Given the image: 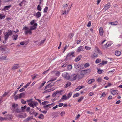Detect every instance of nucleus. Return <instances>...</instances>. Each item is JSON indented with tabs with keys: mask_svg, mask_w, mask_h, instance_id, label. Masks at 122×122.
<instances>
[{
	"mask_svg": "<svg viewBox=\"0 0 122 122\" xmlns=\"http://www.w3.org/2000/svg\"><path fill=\"white\" fill-rule=\"evenodd\" d=\"M28 105L30 107L32 108L34 107V106L32 103H29L28 104Z\"/></svg>",
	"mask_w": 122,
	"mask_h": 122,
	"instance_id": "e433bc0d",
	"label": "nucleus"
},
{
	"mask_svg": "<svg viewBox=\"0 0 122 122\" xmlns=\"http://www.w3.org/2000/svg\"><path fill=\"white\" fill-rule=\"evenodd\" d=\"M25 90L24 89L22 88L19 90V92H22L23 91H25Z\"/></svg>",
	"mask_w": 122,
	"mask_h": 122,
	"instance_id": "69168bd1",
	"label": "nucleus"
},
{
	"mask_svg": "<svg viewBox=\"0 0 122 122\" xmlns=\"http://www.w3.org/2000/svg\"><path fill=\"white\" fill-rule=\"evenodd\" d=\"M110 3H108L105 5L104 9L105 10H106L108 9L111 6V5H110Z\"/></svg>",
	"mask_w": 122,
	"mask_h": 122,
	"instance_id": "423d86ee",
	"label": "nucleus"
},
{
	"mask_svg": "<svg viewBox=\"0 0 122 122\" xmlns=\"http://www.w3.org/2000/svg\"><path fill=\"white\" fill-rule=\"evenodd\" d=\"M102 79L101 78H98L97 80V81L98 82H100L101 81Z\"/></svg>",
	"mask_w": 122,
	"mask_h": 122,
	"instance_id": "052dcab7",
	"label": "nucleus"
},
{
	"mask_svg": "<svg viewBox=\"0 0 122 122\" xmlns=\"http://www.w3.org/2000/svg\"><path fill=\"white\" fill-rule=\"evenodd\" d=\"M111 45V44L109 42H107L105 45L104 46L105 48H107Z\"/></svg>",
	"mask_w": 122,
	"mask_h": 122,
	"instance_id": "c85d7f7f",
	"label": "nucleus"
},
{
	"mask_svg": "<svg viewBox=\"0 0 122 122\" xmlns=\"http://www.w3.org/2000/svg\"><path fill=\"white\" fill-rule=\"evenodd\" d=\"M77 77V75L75 74H72L70 76V79L72 81L75 80L76 79Z\"/></svg>",
	"mask_w": 122,
	"mask_h": 122,
	"instance_id": "7ed1b4c3",
	"label": "nucleus"
},
{
	"mask_svg": "<svg viewBox=\"0 0 122 122\" xmlns=\"http://www.w3.org/2000/svg\"><path fill=\"white\" fill-rule=\"evenodd\" d=\"M117 90H113L111 92V94L113 95H115L116 94H117Z\"/></svg>",
	"mask_w": 122,
	"mask_h": 122,
	"instance_id": "5701e85b",
	"label": "nucleus"
},
{
	"mask_svg": "<svg viewBox=\"0 0 122 122\" xmlns=\"http://www.w3.org/2000/svg\"><path fill=\"white\" fill-rule=\"evenodd\" d=\"M4 35L5 36L4 37L5 40V41H6L9 37V35L6 33H4Z\"/></svg>",
	"mask_w": 122,
	"mask_h": 122,
	"instance_id": "6ab92c4d",
	"label": "nucleus"
},
{
	"mask_svg": "<svg viewBox=\"0 0 122 122\" xmlns=\"http://www.w3.org/2000/svg\"><path fill=\"white\" fill-rule=\"evenodd\" d=\"M69 5V4H66L64 5L63 6V8H64V9H66L67 8V7Z\"/></svg>",
	"mask_w": 122,
	"mask_h": 122,
	"instance_id": "5fc2aeb1",
	"label": "nucleus"
},
{
	"mask_svg": "<svg viewBox=\"0 0 122 122\" xmlns=\"http://www.w3.org/2000/svg\"><path fill=\"white\" fill-rule=\"evenodd\" d=\"M11 7V5H9L8 6H5V9L6 10H8L9 8H10Z\"/></svg>",
	"mask_w": 122,
	"mask_h": 122,
	"instance_id": "79ce46f5",
	"label": "nucleus"
},
{
	"mask_svg": "<svg viewBox=\"0 0 122 122\" xmlns=\"http://www.w3.org/2000/svg\"><path fill=\"white\" fill-rule=\"evenodd\" d=\"M43 20H44V22H46L48 21V17H46V16H43Z\"/></svg>",
	"mask_w": 122,
	"mask_h": 122,
	"instance_id": "cd10ccee",
	"label": "nucleus"
},
{
	"mask_svg": "<svg viewBox=\"0 0 122 122\" xmlns=\"http://www.w3.org/2000/svg\"><path fill=\"white\" fill-rule=\"evenodd\" d=\"M27 107L26 106H25L24 107H21V109L22 111H23L24 109H26Z\"/></svg>",
	"mask_w": 122,
	"mask_h": 122,
	"instance_id": "6e6d98bb",
	"label": "nucleus"
},
{
	"mask_svg": "<svg viewBox=\"0 0 122 122\" xmlns=\"http://www.w3.org/2000/svg\"><path fill=\"white\" fill-rule=\"evenodd\" d=\"M18 37V35L17 34L13 35L12 36V38L14 40H16Z\"/></svg>",
	"mask_w": 122,
	"mask_h": 122,
	"instance_id": "4468645a",
	"label": "nucleus"
},
{
	"mask_svg": "<svg viewBox=\"0 0 122 122\" xmlns=\"http://www.w3.org/2000/svg\"><path fill=\"white\" fill-rule=\"evenodd\" d=\"M15 112H17V113H19L21 112V111L18 108H17L15 110Z\"/></svg>",
	"mask_w": 122,
	"mask_h": 122,
	"instance_id": "4c0bfd02",
	"label": "nucleus"
},
{
	"mask_svg": "<svg viewBox=\"0 0 122 122\" xmlns=\"http://www.w3.org/2000/svg\"><path fill=\"white\" fill-rule=\"evenodd\" d=\"M84 86H78L77 88L75 89V91L76 92L78 91L80 89L82 88H84Z\"/></svg>",
	"mask_w": 122,
	"mask_h": 122,
	"instance_id": "2eb2a0df",
	"label": "nucleus"
},
{
	"mask_svg": "<svg viewBox=\"0 0 122 122\" xmlns=\"http://www.w3.org/2000/svg\"><path fill=\"white\" fill-rule=\"evenodd\" d=\"M19 68V66L17 64H14L12 68V69L14 70L15 69Z\"/></svg>",
	"mask_w": 122,
	"mask_h": 122,
	"instance_id": "f8f14e48",
	"label": "nucleus"
},
{
	"mask_svg": "<svg viewBox=\"0 0 122 122\" xmlns=\"http://www.w3.org/2000/svg\"><path fill=\"white\" fill-rule=\"evenodd\" d=\"M57 94V92H56H56H54L52 94V96L53 97H54Z\"/></svg>",
	"mask_w": 122,
	"mask_h": 122,
	"instance_id": "4d7b16f0",
	"label": "nucleus"
},
{
	"mask_svg": "<svg viewBox=\"0 0 122 122\" xmlns=\"http://www.w3.org/2000/svg\"><path fill=\"white\" fill-rule=\"evenodd\" d=\"M101 61V59H98L96 60L95 62L96 63H98L100 62Z\"/></svg>",
	"mask_w": 122,
	"mask_h": 122,
	"instance_id": "49530a36",
	"label": "nucleus"
},
{
	"mask_svg": "<svg viewBox=\"0 0 122 122\" xmlns=\"http://www.w3.org/2000/svg\"><path fill=\"white\" fill-rule=\"evenodd\" d=\"M51 84V83H50L49 84L47 85H46L45 87V89H47L48 88H49V85H50V84Z\"/></svg>",
	"mask_w": 122,
	"mask_h": 122,
	"instance_id": "680f3d73",
	"label": "nucleus"
},
{
	"mask_svg": "<svg viewBox=\"0 0 122 122\" xmlns=\"http://www.w3.org/2000/svg\"><path fill=\"white\" fill-rule=\"evenodd\" d=\"M34 16H36V17L38 18L40 17L41 16V13L38 11L37 12L36 14H34L33 15Z\"/></svg>",
	"mask_w": 122,
	"mask_h": 122,
	"instance_id": "0eeeda50",
	"label": "nucleus"
},
{
	"mask_svg": "<svg viewBox=\"0 0 122 122\" xmlns=\"http://www.w3.org/2000/svg\"><path fill=\"white\" fill-rule=\"evenodd\" d=\"M32 119H34L33 118V116H29L24 121L25 122H28L31 120Z\"/></svg>",
	"mask_w": 122,
	"mask_h": 122,
	"instance_id": "9b49d317",
	"label": "nucleus"
},
{
	"mask_svg": "<svg viewBox=\"0 0 122 122\" xmlns=\"http://www.w3.org/2000/svg\"><path fill=\"white\" fill-rule=\"evenodd\" d=\"M102 71L103 72V70H101L100 69H98L97 71V72L99 74H100L102 73Z\"/></svg>",
	"mask_w": 122,
	"mask_h": 122,
	"instance_id": "c03bdc74",
	"label": "nucleus"
},
{
	"mask_svg": "<svg viewBox=\"0 0 122 122\" xmlns=\"http://www.w3.org/2000/svg\"><path fill=\"white\" fill-rule=\"evenodd\" d=\"M19 95H16L14 97V99L15 100H16L17 99H18V98H19Z\"/></svg>",
	"mask_w": 122,
	"mask_h": 122,
	"instance_id": "603ef678",
	"label": "nucleus"
},
{
	"mask_svg": "<svg viewBox=\"0 0 122 122\" xmlns=\"http://www.w3.org/2000/svg\"><path fill=\"white\" fill-rule=\"evenodd\" d=\"M79 95V94L78 93H76L74 94L73 96V97L74 98H75L76 97H78Z\"/></svg>",
	"mask_w": 122,
	"mask_h": 122,
	"instance_id": "f704fd0d",
	"label": "nucleus"
},
{
	"mask_svg": "<svg viewBox=\"0 0 122 122\" xmlns=\"http://www.w3.org/2000/svg\"><path fill=\"white\" fill-rule=\"evenodd\" d=\"M91 24V21H89L88 24L87 25V26L88 27H89L90 26Z\"/></svg>",
	"mask_w": 122,
	"mask_h": 122,
	"instance_id": "0e129e2a",
	"label": "nucleus"
},
{
	"mask_svg": "<svg viewBox=\"0 0 122 122\" xmlns=\"http://www.w3.org/2000/svg\"><path fill=\"white\" fill-rule=\"evenodd\" d=\"M46 82H45L43 83H42L39 86L38 88L39 89L41 88L44 85Z\"/></svg>",
	"mask_w": 122,
	"mask_h": 122,
	"instance_id": "37998d69",
	"label": "nucleus"
},
{
	"mask_svg": "<svg viewBox=\"0 0 122 122\" xmlns=\"http://www.w3.org/2000/svg\"><path fill=\"white\" fill-rule=\"evenodd\" d=\"M82 65V66H83V64H82L81 66H79L78 64H77V63H75L74 64V67L75 68H76V69H78L79 67H81V66Z\"/></svg>",
	"mask_w": 122,
	"mask_h": 122,
	"instance_id": "393cba45",
	"label": "nucleus"
},
{
	"mask_svg": "<svg viewBox=\"0 0 122 122\" xmlns=\"http://www.w3.org/2000/svg\"><path fill=\"white\" fill-rule=\"evenodd\" d=\"M18 106V105L17 104H14L12 106V107L14 108V109L15 108Z\"/></svg>",
	"mask_w": 122,
	"mask_h": 122,
	"instance_id": "58836bf2",
	"label": "nucleus"
},
{
	"mask_svg": "<svg viewBox=\"0 0 122 122\" xmlns=\"http://www.w3.org/2000/svg\"><path fill=\"white\" fill-rule=\"evenodd\" d=\"M27 116V114L26 113H25L23 115H19L17 116V117H18L20 118H24Z\"/></svg>",
	"mask_w": 122,
	"mask_h": 122,
	"instance_id": "6e6552de",
	"label": "nucleus"
},
{
	"mask_svg": "<svg viewBox=\"0 0 122 122\" xmlns=\"http://www.w3.org/2000/svg\"><path fill=\"white\" fill-rule=\"evenodd\" d=\"M5 17V15H3V14H1L0 15V19H4Z\"/></svg>",
	"mask_w": 122,
	"mask_h": 122,
	"instance_id": "2f4dec72",
	"label": "nucleus"
},
{
	"mask_svg": "<svg viewBox=\"0 0 122 122\" xmlns=\"http://www.w3.org/2000/svg\"><path fill=\"white\" fill-rule=\"evenodd\" d=\"M84 97L83 96L81 97L78 100V102H81L82 100L83 99Z\"/></svg>",
	"mask_w": 122,
	"mask_h": 122,
	"instance_id": "c9c22d12",
	"label": "nucleus"
},
{
	"mask_svg": "<svg viewBox=\"0 0 122 122\" xmlns=\"http://www.w3.org/2000/svg\"><path fill=\"white\" fill-rule=\"evenodd\" d=\"M82 57V55L79 56L77 58L75 59V61L76 62H77L80 60Z\"/></svg>",
	"mask_w": 122,
	"mask_h": 122,
	"instance_id": "ddd939ff",
	"label": "nucleus"
},
{
	"mask_svg": "<svg viewBox=\"0 0 122 122\" xmlns=\"http://www.w3.org/2000/svg\"><path fill=\"white\" fill-rule=\"evenodd\" d=\"M99 33L100 35L102 36L103 35V31L102 27H100L99 29Z\"/></svg>",
	"mask_w": 122,
	"mask_h": 122,
	"instance_id": "1a4fd4ad",
	"label": "nucleus"
},
{
	"mask_svg": "<svg viewBox=\"0 0 122 122\" xmlns=\"http://www.w3.org/2000/svg\"><path fill=\"white\" fill-rule=\"evenodd\" d=\"M18 95L19 96V98L20 99L23 96L25 95V94L24 93H22Z\"/></svg>",
	"mask_w": 122,
	"mask_h": 122,
	"instance_id": "bb28decb",
	"label": "nucleus"
},
{
	"mask_svg": "<svg viewBox=\"0 0 122 122\" xmlns=\"http://www.w3.org/2000/svg\"><path fill=\"white\" fill-rule=\"evenodd\" d=\"M84 47L83 46H81L79 47L77 49V52H80L83 51Z\"/></svg>",
	"mask_w": 122,
	"mask_h": 122,
	"instance_id": "9d476101",
	"label": "nucleus"
},
{
	"mask_svg": "<svg viewBox=\"0 0 122 122\" xmlns=\"http://www.w3.org/2000/svg\"><path fill=\"white\" fill-rule=\"evenodd\" d=\"M107 61H102V63H100L98 65L100 66H101L102 65L104 64H107Z\"/></svg>",
	"mask_w": 122,
	"mask_h": 122,
	"instance_id": "b1692460",
	"label": "nucleus"
},
{
	"mask_svg": "<svg viewBox=\"0 0 122 122\" xmlns=\"http://www.w3.org/2000/svg\"><path fill=\"white\" fill-rule=\"evenodd\" d=\"M48 9L47 7H46L44 9V12H47Z\"/></svg>",
	"mask_w": 122,
	"mask_h": 122,
	"instance_id": "de8ad7c7",
	"label": "nucleus"
},
{
	"mask_svg": "<svg viewBox=\"0 0 122 122\" xmlns=\"http://www.w3.org/2000/svg\"><path fill=\"white\" fill-rule=\"evenodd\" d=\"M21 103L23 104H25L26 103V101L24 100L23 99H22L21 100Z\"/></svg>",
	"mask_w": 122,
	"mask_h": 122,
	"instance_id": "a19ab883",
	"label": "nucleus"
},
{
	"mask_svg": "<svg viewBox=\"0 0 122 122\" xmlns=\"http://www.w3.org/2000/svg\"><path fill=\"white\" fill-rule=\"evenodd\" d=\"M118 23V22L117 21H115L110 22L109 23L112 25H116Z\"/></svg>",
	"mask_w": 122,
	"mask_h": 122,
	"instance_id": "412c9836",
	"label": "nucleus"
},
{
	"mask_svg": "<svg viewBox=\"0 0 122 122\" xmlns=\"http://www.w3.org/2000/svg\"><path fill=\"white\" fill-rule=\"evenodd\" d=\"M13 118V117L12 115H10L8 117V120L10 121Z\"/></svg>",
	"mask_w": 122,
	"mask_h": 122,
	"instance_id": "a18cd8bd",
	"label": "nucleus"
},
{
	"mask_svg": "<svg viewBox=\"0 0 122 122\" xmlns=\"http://www.w3.org/2000/svg\"><path fill=\"white\" fill-rule=\"evenodd\" d=\"M95 81V80L94 79H92L89 80L87 82L89 84H90L94 82Z\"/></svg>",
	"mask_w": 122,
	"mask_h": 122,
	"instance_id": "dca6fc26",
	"label": "nucleus"
},
{
	"mask_svg": "<svg viewBox=\"0 0 122 122\" xmlns=\"http://www.w3.org/2000/svg\"><path fill=\"white\" fill-rule=\"evenodd\" d=\"M121 54V52L120 51H116L115 52V54L117 56H119Z\"/></svg>",
	"mask_w": 122,
	"mask_h": 122,
	"instance_id": "a211bd4d",
	"label": "nucleus"
},
{
	"mask_svg": "<svg viewBox=\"0 0 122 122\" xmlns=\"http://www.w3.org/2000/svg\"><path fill=\"white\" fill-rule=\"evenodd\" d=\"M68 99V98H67V97H66V95H64L62 96V99L63 100H64Z\"/></svg>",
	"mask_w": 122,
	"mask_h": 122,
	"instance_id": "7c9ffc66",
	"label": "nucleus"
},
{
	"mask_svg": "<svg viewBox=\"0 0 122 122\" xmlns=\"http://www.w3.org/2000/svg\"><path fill=\"white\" fill-rule=\"evenodd\" d=\"M38 117L39 119H43L44 118V116L43 114H41Z\"/></svg>",
	"mask_w": 122,
	"mask_h": 122,
	"instance_id": "c756f323",
	"label": "nucleus"
},
{
	"mask_svg": "<svg viewBox=\"0 0 122 122\" xmlns=\"http://www.w3.org/2000/svg\"><path fill=\"white\" fill-rule=\"evenodd\" d=\"M8 94L7 93L5 92L4 94L2 96V97H4L6 95H7Z\"/></svg>",
	"mask_w": 122,
	"mask_h": 122,
	"instance_id": "774afa93",
	"label": "nucleus"
},
{
	"mask_svg": "<svg viewBox=\"0 0 122 122\" xmlns=\"http://www.w3.org/2000/svg\"><path fill=\"white\" fill-rule=\"evenodd\" d=\"M68 68L69 70H71L72 68V66L71 65H69L68 66Z\"/></svg>",
	"mask_w": 122,
	"mask_h": 122,
	"instance_id": "864d4df0",
	"label": "nucleus"
},
{
	"mask_svg": "<svg viewBox=\"0 0 122 122\" xmlns=\"http://www.w3.org/2000/svg\"><path fill=\"white\" fill-rule=\"evenodd\" d=\"M71 82H68L67 83L65 86V88H67L68 87H69L70 85H71Z\"/></svg>",
	"mask_w": 122,
	"mask_h": 122,
	"instance_id": "a878e982",
	"label": "nucleus"
},
{
	"mask_svg": "<svg viewBox=\"0 0 122 122\" xmlns=\"http://www.w3.org/2000/svg\"><path fill=\"white\" fill-rule=\"evenodd\" d=\"M37 10L39 11H41V8L40 7V5H39L37 7Z\"/></svg>",
	"mask_w": 122,
	"mask_h": 122,
	"instance_id": "72a5a7b5",
	"label": "nucleus"
},
{
	"mask_svg": "<svg viewBox=\"0 0 122 122\" xmlns=\"http://www.w3.org/2000/svg\"><path fill=\"white\" fill-rule=\"evenodd\" d=\"M74 35L73 34L70 33L69 35V37L71 39L72 38Z\"/></svg>",
	"mask_w": 122,
	"mask_h": 122,
	"instance_id": "3c124183",
	"label": "nucleus"
},
{
	"mask_svg": "<svg viewBox=\"0 0 122 122\" xmlns=\"http://www.w3.org/2000/svg\"><path fill=\"white\" fill-rule=\"evenodd\" d=\"M54 103H52L51 104H48V105H46V106L44 105V106L43 107H49V108H51V107H52V105Z\"/></svg>",
	"mask_w": 122,
	"mask_h": 122,
	"instance_id": "aec40b11",
	"label": "nucleus"
},
{
	"mask_svg": "<svg viewBox=\"0 0 122 122\" xmlns=\"http://www.w3.org/2000/svg\"><path fill=\"white\" fill-rule=\"evenodd\" d=\"M56 88L55 87H53V88H51L50 89H49L50 90V91L51 92V91H52L54 90Z\"/></svg>",
	"mask_w": 122,
	"mask_h": 122,
	"instance_id": "e2e57ef3",
	"label": "nucleus"
},
{
	"mask_svg": "<svg viewBox=\"0 0 122 122\" xmlns=\"http://www.w3.org/2000/svg\"><path fill=\"white\" fill-rule=\"evenodd\" d=\"M7 56V55H6L4 56L2 54L0 56V60H5Z\"/></svg>",
	"mask_w": 122,
	"mask_h": 122,
	"instance_id": "20e7f679",
	"label": "nucleus"
},
{
	"mask_svg": "<svg viewBox=\"0 0 122 122\" xmlns=\"http://www.w3.org/2000/svg\"><path fill=\"white\" fill-rule=\"evenodd\" d=\"M85 49L87 50H89L90 49L91 47L87 46H86L85 47Z\"/></svg>",
	"mask_w": 122,
	"mask_h": 122,
	"instance_id": "338daca9",
	"label": "nucleus"
},
{
	"mask_svg": "<svg viewBox=\"0 0 122 122\" xmlns=\"http://www.w3.org/2000/svg\"><path fill=\"white\" fill-rule=\"evenodd\" d=\"M32 99H31L29 100H27V102H30V103H32L33 101H32Z\"/></svg>",
	"mask_w": 122,
	"mask_h": 122,
	"instance_id": "bf43d9fd",
	"label": "nucleus"
},
{
	"mask_svg": "<svg viewBox=\"0 0 122 122\" xmlns=\"http://www.w3.org/2000/svg\"><path fill=\"white\" fill-rule=\"evenodd\" d=\"M37 25V23H35L34 24L33 26H31L30 27V29L28 30V28L25 26L23 27V30H25V34L26 35L28 33H29L30 35H31V34L32 33V32L31 31V30L36 29V26Z\"/></svg>",
	"mask_w": 122,
	"mask_h": 122,
	"instance_id": "f257e3e1",
	"label": "nucleus"
},
{
	"mask_svg": "<svg viewBox=\"0 0 122 122\" xmlns=\"http://www.w3.org/2000/svg\"><path fill=\"white\" fill-rule=\"evenodd\" d=\"M74 52H70L68 53L67 56L66 58V60H67V58L68 57H70L71 56H72V57H74Z\"/></svg>",
	"mask_w": 122,
	"mask_h": 122,
	"instance_id": "39448f33",
	"label": "nucleus"
},
{
	"mask_svg": "<svg viewBox=\"0 0 122 122\" xmlns=\"http://www.w3.org/2000/svg\"><path fill=\"white\" fill-rule=\"evenodd\" d=\"M60 74V72L59 71H58L56 72L55 73V75L56 76H59Z\"/></svg>",
	"mask_w": 122,
	"mask_h": 122,
	"instance_id": "8fccbe9b",
	"label": "nucleus"
},
{
	"mask_svg": "<svg viewBox=\"0 0 122 122\" xmlns=\"http://www.w3.org/2000/svg\"><path fill=\"white\" fill-rule=\"evenodd\" d=\"M89 66V63H85L84 64V67L85 68L87 67H88V66Z\"/></svg>",
	"mask_w": 122,
	"mask_h": 122,
	"instance_id": "09e8293b",
	"label": "nucleus"
},
{
	"mask_svg": "<svg viewBox=\"0 0 122 122\" xmlns=\"http://www.w3.org/2000/svg\"><path fill=\"white\" fill-rule=\"evenodd\" d=\"M62 76L65 79L68 80L70 79V76L69 74L66 72H64L62 74Z\"/></svg>",
	"mask_w": 122,
	"mask_h": 122,
	"instance_id": "f03ea898",
	"label": "nucleus"
},
{
	"mask_svg": "<svg viewBox=\"0 0 122 122\" xmlns=\"http://www.w3.org/2000/svg\"><path fill=\"white\" fill-rule=\"evenodd\" d=\"M98 56V54L96 53H94L92 55L91 57L92 58H94L95 57H97Z\"/></svg>",
	"mask_w": 122,
	"mask_h": 122,
	"instance_id": "4be33fe9",
	"label": "nucleus"
},
{
	"mask_svg": "<svg viewBox=\"0 0 122 122\" xmlns=\"http://www.w3.org/2000/svg\"><path fill=\"white\" fill-rule=\"evenodd\" d=\"M64 91V90H61L60 91H56V92H57V93H59L61 95V93L63 92Z\"/></svg>",
	"mask_w": 122,
	"mask_h": 122,
	"instance_id": "473e14b6",
	"label": "nucleus"
},
{
	"mask_svg": "<svg viewBox=\"0 0 122 122\" xmlns=\"http://www.w3.org/2000/svg\"><path fill=\"white\" fill-rule=\"evenodd\" d=\"M33 103L34 105V106L35 107L38 104V103L37 102H33Z\"/></svg>",
	"mask_w": 122,
	"mask_h": 122,
	"instance_id": "13d9d810",
	"label": "nucleus"
},
{
	"mask_svg": "<svg viewBox=\"0 0 122 122\" xmlns=\"http://www.w3.org/2000/svg\"><path fill=\"white\" fill-rule=\"evenodd\" d=\"M72 95V93L71 92H70L69 93H68L67 94V98H68V99L70 98L71 96Z\"/></svg>",
	"mask_w": 122,
	"mask_h": 122,
	"instance_id": "ea45409f",
	"label": "nucleus"
},
{
	"mask_svg": "<svg viewBox=\"0 0 122 122\" xmlns=\"http://www.w3.org/2000/svg\"><path fill=\"white\" fill-rule=\"evenodd\" d=\"M6 33H7L9 36H11L13 34L12 31L10 30H9Z\"/></svg>",
	"mask_w": 122,
	"mask_h": 122,
	"instance_id": "f3484780",
	"label": "nucleus"
}]
</instances>
